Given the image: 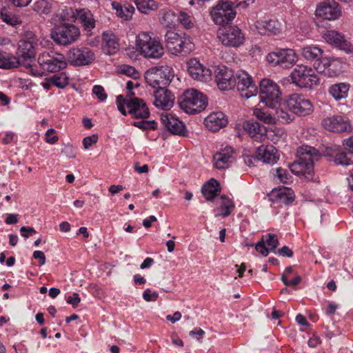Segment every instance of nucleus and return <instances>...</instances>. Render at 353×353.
Segmentation results:
<instances>
[{"instance_id":"1","label":"nucleus","mask_w":353,"mask_h":353,"mask_svg":"<svg viewBox=\"0 0 353 353\" xmlns=\"http://www.w3.org/2000/svg\"><path fill=\"white\" fill-rule=\"evenodd\" d=\"M297 159L289 166L292 173L303 176L307 181L314 179V163L319 160L321 153L315 148L301 145L296 151Z\"/></svg>"},{"instance_id":"52","label":"nucleus","mask_w":353,"mask_h":353,"mask_svg":"<svg viewBox=\"0 0 353 353\" xmlns=\"http://www.w3.org/2000/svg\"><path fill=\"white\" fill-rule=\"evenodd\" d=\"M270 251H274L279 243L277 236L274 234L268 233L263 235L261 239Z\"/></svg>"},{"instance_id":"11","label":"nucleus","mask_w":353,"mask_h":353,"mask_svg":"<svg viewBox=\"0 0 353 353\" xmlns=\"http://www.w3.org/2000/svg\"><path fill=\"white\" fill-rule=\"evenodd\" d=\"M217 35L221 43L228 47H239L244 43L245 40L244 32L237 26L220 28Z\"/></svg>"},{"instance_id":"7","label":"nucleus","mask_w":353,"mask_h":353,"mask_svg":"<svg viewBox=\"0 0 353 353\" xmlns=\"http://www.w3.org/2000/svg\"><path fill=\"white\" fill-rule=\"evenodd\" d=\"M260 102L270 109L280 105L281 92L279 85L273 81L263 79L260 83Z\"/></svg>"},{"instance_id":"24","label":"nucleus","mask_w":353,"mask_h":353,"mask_svg":"<svg viewBox=\"0 0 353 353\" xmlns=\"http://www.w3.org/2000/svg\"><path fill=\"white\" fill-rule=\"evenodd\" d=\"M314 68L317 72L329 77L335 76L341 72V63L335 59H323L319 62H315Z\"/></svg>"},{"instance_id":"10","label":"nucleus","mask_w":353,"mask_h":353,"mask_svg":"<svg viewBox=\"0 0 353 353\" xmlns=\"http://www.w3.org/2000/svg\"><path fill=\"white\" fill-rule=\"evenodd\" d=\"M266 60L272 66L290 68L296 63L298 57L293 49L281 48L268 53Z\"/></svg>"},{"instance_id":"4","label":"nucleus","mask_w":353,"mask_h":353,"mask_svg":"<svg viewBox=\"0 0 353 353\" xmlns=\"http://www.w3.org/2000/svg\"><path fill=\"white\" fill-rule=\"evenodd\" d=\"M316 70L305 65H297L290 73L289 78L292 83L300 88L312 90L320 83Z\"/></svg>"},{"instance_id":"21","label":"nucleus","mask_w":353,"mask_h":353,"mask_svg":"<svg viewBox=\"0 0 353 353\" xmlns=\"http://www.w3.org/2000/svg\"><path fill=\"white\" fill-rule=\"evenodd\" d=\"M323 37L327 43L336 48L347 52H353V46L345 39L344 34L341 32L334 30H327Z\"/></svg>"},{"instance_id":"47","label":"nucleus","mask_w":353,"mask_h":353,"mask_svg":"<svg viewBox=\"0 0 353 353\" xmlns=\"http://www.w3.org/2000/svg\"><path fill=\"white\" fill-rule=\"evenodd\" d=\"M183 33H178L172 30H168L165 35V42H166V46L170 51V50L173 49L174 47V44L179 41V39L181 38Z\"/></svg>"},{"instance_id":"35","label":"nucleus","mask_w":353,"mask_h":353,"mask_svg":"<svg viewBox=\"0 0 353 353\" xmlns=\"http://www.w3.org/2000/svg\"><path fill=\"white\" fill-rule=\"evenodd\" d=\"M112 6L116 10L117 15L123 20H129L134 12V7L128 3L121 4L120 1H112Z\"/></svg>"},{"instance_id":"33","label":"nucleus","mask_w":353,"mask_h":353,"mask_svg":"<svg viewBox=\"0 0 353 353\" xmlns=\"http://www.w3.org/2000/svg\"><path fill=\"white\" fill-rule=\"evenodd\" d=\"M350 84L347 83H338L331 85L328 88V94L335 100L341 101L348 96Z\"/></svg>"},{"instance_id":"6","label":"nucleus","mask_w":353,"mask_h":353,"mask_svg":"<svg viewBox=\"0 0 353 353\" xmlns=\"http://www.w3.org/2000/svg\"><path fill=\"white\" fill-rule=\"evenodd\" d=\"M174 77V71L169 65L153 67L145 73L146 83L153 88H165L170 83Z\"/></svg>"},{"instance_id":"36","label":"nucleus","mask_w":353,"mask_h":353,"mask_svg":"<svg viewBox=\"0 0 353 353\" xmlns=\"http://www.w3.org/2000/svg\"><path fill=\"white\" fill-rule=\"evenodd\" d=\"M323 51L317 45H307L302 48L301 54L307 60H316L319 62V58L321 57Z\"/></svg>"},{"instance_id":"50","label":"nucleus","mask_w":353,"mask_h":353,"mask_svg":"<svg viewBox=\"0 0 353 353\" xmlns=\"http://www.w3.org/2000/svg\"><path fill=\"white\" fill-rule=\"evenodd\" d=\"M32 7L33 10L40 14H48L52 9L50 1H34Z\"/></svg>"},{"instance_id":"60","label":"nucleus","mask_w":353,"mask_h":353,"mask_svg":"<svg viewBox=\"0 0 353 353\" xmlns=\"http://www.w3.org/2000/svg\"><path fill=\"white\" fill-rule=\"evenodd\" d=\"M159 296L157 292H152L149 288L146 289L143 293V298L148 302L155 301Z\"/></svg>"},{"instance_id":"28","label":"nucleus","mask_w":353,"mask_h":353,"mask_svg":"<svg viewBox=\"0 0 353 353\" xmlns=\"http://www.w3.org/2000/svg\"><path fill=\"white\" fill-rule=\"evenodd\" d=\"M256 155L265 163L274 164L279 160L278 150L272 145H262L257 148Z\"/></svg>"},{"instance_id":"23","label":"nucleus","mask_w":353,"mask_h":353,"mask_svg":"<svg viewBox=\"0 0 353 353\" xmlns=\"http://www.w3.org/2000/svg\"><path fill=\"white\" fill-rule=\"evenodd\" d=\"M234 160V149L231 146H225L214 154L213 165L219 170L225 169Z\"/></svg>"},{"instance_id":"5","label":"nucleus","mask_w":353,"mask_h":353,"mask_svg":"<svg viewBox=\"0 0 353 353\" xmlns=\"http://www.w3.org/2000/svg\"><path fill=\"white\" fill-rule=\"evenodd\" d=\"M117 105L119 112L124 116L127 115L125 106L128 109V113L134 118L147 119L150 116L148 106L143 100L131 97L125 99L123 95L117 97Z\"/></svg>"},{"instance_id":"49","label":"nucleus","mask_w":353,"mask_h":353,"mask_svg":"<svg viewBox=\"0 0 353 353\" xmlns=\"http://www.w3.org/2000/svg\"><path fill=\"white\" fill-rule=\"evenodd\" d=\"M2 20L7 24L14 26L19 23L18 18L13 15L5 6L0 11Z\"/></svg>"},{"instance_id":"44","label":"nucleus","mask_w":353,"mask_h":353,"mask_svg":"<svg viewBox=\"0 0 353 353\" xmlns=\"http://www.w3.org/2000/svg\"><path fill=\"white\" fill-rule=\"evenodd\" d=\"M254 114L257 119L265 123L272 124L275 123L276 119L274 118L272 110L271 111H265L261 108H256L254 110Z\"/></svg>"},{"instance_id":"17","label":"nucleus","mask_w":353,"mask_h":353,"mask_svg":"<svg viewBox=\"0 0 353 353\" xmlns=\"http://www.w3.org/2000/svg\"><path fill=\"white\" fill-rule=\"evenodd\" d=\"M215 78L218 88L221 90H229L236 86L235 74L226 66L222 65L216 68Z\"/></svg>"},{"instance_id":"64","label":"nucleus","mask_w":353,"mask_h":353,"mask_svg":"<svg viewBox=\"0 0 353 353\" xmlns=\"http://www.w3.org/2000/svg\"><path fill=\"white\" fill-rule=\"evenodd\" d=\"M243 161L245 164L249 167L254 166L255 163L260 161L259 157H255L252 155H245L243 157Z\"/></svg>"},{"instance_id":"51","label":"nucleus","mask_w":353,"mask_h":353,"mask_svg":"<svg viewBox=\"0 0 353 353\" xmlns=\"http://www.w3.org/2000/svg\"><path fill=\"white\" fill-rule=\"evenodd\" d=\"M176 21H179L186 29H190L194 27L192 16L184 11H181L179 13Z\"/></svg>"},{"instance_id":"48","label":"nucleus","mask_w":353,"mask_h":353,"mask_svg":"<svg viewBox=\"0 0 353 353\" xmlns=\"http://www.w3.org/2000/svg\"><path fill=\"white\" fill-rule=\"evenodd\" d=\"M50 81L54 86L58 88H64L69 81V78L65 73H60L50 77Z\"/></svg>"},{"instance_id":"63","label":"nucleus","mask_w":353,"mask_h":353,"mask_svg":"<svg viewBox=\"0 0 353 353\" xmlns=\"http://www.w3.org/2000/svg\"><path fill=\"white\" fill-rule=\"evenodd\" d=\"M21 235L25 239H28L32 236L37 232L36 230L31 227L22 226L20 228Z\"/></svg>"},{"instance_id":"31","label":"nucleus","mask_w":353,"mask_h":353,"mask_svg":"<svg viewBox=\"0 0 353 353\" xmlns=\"http://www.w3.org/2000/svg\"><path fill=\"white\" fill-rule=\"evenodd\" d=\"M244 128L249 135L256 141H263L267 137L266 128L257 121H248L245 122Z\"/></svg>"},{"instance_id":"56","label":"nucleus","mask_w":353,"mask_h":353,"mask_svg":"<svg viewBox=\"0 0 353 353\" xmlns=\"http://www.w3.org/2000/svg\"><path fill=\"white\" fill-rule=\"evenodd\" d=\"M92 93L97 97L101 101H104L107 99V94L103 86L99 85H95L92 88Z\"/></svg>"},{"instance_id":"30","label":"nucleus","mask_w":353,"mask_h":353,"mask_svg":"<svg viewBox=\"0 0 353 353\" xmlns=\"http://www.w3.org/2000/svg\"><path fill=\"white\" fill-rule=\"evenodd\" d=\"M173 49L170 50L172 54L176 56H185L194 49V44L188 35L183 33L179 41H177Z\"/></svg>"},{"instance_id":"61","label":"nucleus","mask_w":353,"mask_h":353,"mask_svg":"<svg viewBox=\"0 0 353 353\" xmlns=\"http://www.w3.org/2000/svg\"><path fill=\"white\" fill-rule=\"evenodd\" d=\"M256 250L261 254L263 256H266L268 255L270 252V249L266 246L265 243L261 240L255 245Z\"/></svg>"},{"instance_id":"15","label":"nucleus","mask_w":353,"mask_h":353,"mask_svg":"<svg viewBox=\"0 0 353 353\" xmlns=\"http://www.w3.org/2000/svg\"><path fill=\"white\" fill-rule=\"evenodd\" d=\"M38 39L32 32L27 33L25 38L19 43L18 55L23 61H32L36 55L35 47L37 46Z\"/></svg>"},{"instance_id":"37","label":"nucleus","mask_w":353,"mask_h":353,"mask_svg":"<svg viewBox=\"0 0 353 353\" xmlns=\"http://www.w3.org/2000/svg\"><path fill=\"white\" fill-rule=\"evenodd\" d=\"M220 192L219 182L214 179L209 180L202 188V194L207 200H212Z\"/></svg>"},{"instance_id":"43","label":"nucleus","mask_w":353,"mask_h":353,"mask_svg":"<svg viewBox=\"0 0 353 353\" xmlns=\"http://www.w3.org/2000/svg\"><path fill=\"white\" fill-rule=\"evenodd\" d=\"M177 19V15L174 12L170 10H163L161 11L160 22L162 25L168 28H172L175 26Z\"/></svg>"},{"instance_id":"25","label":"nucleus","mask_w":353,"mask_h":353,"mask_svg":"<svg viewBox=\"0 0 353 353\" xmlns=\"http://www.w3.org/2000/svg\"><path fill=\"white\" fill-rule=\"evenodd\" d=\"M255 28L263 35H276L282 30L281 22L274 19L259 20L255 23Z\"/></svg>"},{"instance_id":"39","label":"nucleus","mask_w":353,"mask_h":353,"mask_svg":"<svg viewBox=\"0 0 353 353\" xmlns=\"http://www.w3.org/2000/svg\"><path fill=\"white\" fill-rule=\"evenodd\" d=\"M281 281L286 286L296 287L300 283L301 277L294 272L292 267H288L282 274Z\"/></svg>"},{"instance_id":"22","label":"nucleus","mask_w":353,"mask_h":353,"mask_svg":"<svg viewBox=\"0 0 353 353\" xmlns=\"http://www.w3.org/2000/svg\"><path fill=\"white\" fill-rule=\"evenodd\" d=\"M153 104L158 109L167 110L173 107L174 96L165 88H160V89L155 90L153 92Z\"/></svg>"},{"instance_id":"46","label":"nucleus","mask_w":353,"mask_h":353,"mask_svg":"<svg viewBox=\"0 0 353 353\" xmlns=\"http://www.w3.org/2000/svg\"><path fill=\"white\" fill-rule=\"evenodd\" d=\"M137 10L143 14H148L150 11L158 8L157 1H134Z\"/></svg>"},{"instance_id":"38","label":"nucleus","mask_w":353,"mask_h":353,"mask_svg":"<svg viewBox=\"0 0 353 353\" xmlns=\"http://www.w3.org/2000/svg\"><path fill=\"white\" fill-rule=\"evenodd\" d=\"M219 204V207L218 212L215 214L216 216H228L234 208L233 201L225 195L221 196Z\"/></svg>"},{"instance_id":"45","label":"nucleus","mask_w":353,"mask_h":353,"mask_svg":"<svg viewBox=\"0 0 353 353\" xmlns=\"http://www.w3.org/2000/svg\"><path fill=\"white\" fill-rule=\"evenodd\" d=\"M280 106L281 105L276 106L274 109H272L274 111V118L276 117L277 120L283 123L291 122L294 119L293 116Z\"/></svg>"},{"instance_id":"18","label":"nucleus","mask_w":353,"mask_h":353,"mask_svg":"<svg viewBox=\"0 0 353 353\" xmlns=\"http://www.w3.org/2000/svg\"><path fill=\"white\" fill-rule=\"evenodd\" d=\"M94 58V53L88 48H73L68 53V61L77 66L88 65Z\"/></svg>"},{"instance_id":"40","label":"nucleus","mask_w":353,"mask_h":353,"mask_svg":"<svg viewBox=\"0 0 353 353\" xmlns=\"http://www.w3.org/2000/svg\"><path fill=\"white\" fill-rule=\"evenodd\" d=\"M19 65L20 61L19 58L12 54L0 52V68H17Z\"/></svg>"},{"instance_id":"32","label":"nucleus","mask_w":353,"mask_h":353,"mask_svg":"<svg viewBox=\"0 0 353 353\" xmlns=\"http://www.w3.org/2000/svg\"><path fill=\"white\" fill-rule=\"evenodd\" d=\"M76 20H79L86 31L90 32L95 27V19L93 14L86 8L77 9Z\"/></svg>"},{"instance_id":"54","label":"nucleus","mask_w":353,"mask_h":353,"mask_svg":"<svg viewBox=\"0 0 353 353\" xmlns=\"http://www.w3.org/2000/svg\"><path fill=\"white\" fill-rule=\"evenodd\" d=\"M119 72L135 79L139 77V73L135 68L129 65H121L119 68Z\"/></svg>"},{"instance_id":"57","label":"nucleus","mask_w":353,"mask_h":353,"mask_svg":"<svg viewBox=\"0 0 353 353\" xmlns=\"http://www.w3.org/2000/svg\"><path fill=\"white\" fill-rule=\"evenodd\" d=\"M56 131L54 128H49L45 134L46 141L50 144H54L59 140V137L55 135Z\"/></svg>"},{"instance_id":"59","label":"nucleus","mask_w":353,"mask_h":353,"mask_svg":"<svg viewBox=\"0 0 353 353\" xmlns=\"http://www.w3.org/2000/svg\"><path fill=\"white\" fill-rule=\"evenodd\" d=\"M98 141V136L97 134H92L91 136L86 137L83 139V145L84 149L87 150L93 144L96 143Z\"/></svg>"},{"instance_id":"62","label":"nucleus","mask_w":353,"mask_h":353,"mask_svg":"<svg viewBox=\"0 0 353 353\" xmlns=\"http://www.w3.org/2000/svg\"><path fill=\"white\" fill-rule=\"evenodd\" d=\"M66 301L73 307H77L81 301V299L77 293L74 292L72 295L67 297Z\"/></svg>"},{"instance_id":"19","label":"nucleus","mask_w":353,"mask_h":353,"mask_svg":"<svg viewBox=\"0 0 353 353\" xmlns=\"http://www.w3.org/2000/svg\"><path fill=\"white\" fill-rule=\"evenodd\" d=\"M187 65L190 77L194 80L208 82L211 79L212 71L201 64L197 59L193 58L190 59L187 63Z\"/></svg>"},{"instance_id":"14","label":"nucleus","mask_w":353,"mask_h":353,"mask_svg":"<svg viewBox=\"0 0 353 353\" xmlns=\"http://www.w3.org/2000/svg\"><path fill=\"white\" fill-rule=\"evenodd\" d=\"M235 81L237 90L242 97L249 99L256 96L257 87L254 83L252 77L245 71L240 70L235 73Z\"/></svg>"},{"instance_id":"53","label":"nucleus","mask_w":353,"mask_h":353,"mask_svg":"<svg viewBox=\"0 0 353 353\" xmlns=\"http://www.w3.org/2000/svg\"><path fill=\"white\" fill-rule=\"evenodd\" d=\"M132 125L141 130H154L157 128V123L154 120H141L132 122Z\"/></svg>"},{"instance_id":"27","label":"nucleus","mask_w":353,"mask_h":353,"mask_svg":"<svg viewBox=\"0 0 353 353\" xmlns=\"http://www.w3.org/2000/svg\"><path fill=\"white\" fill-rule=\"evenodd\" d=\"M120 49L117 36L112 32H104L102 34V50L108 55L116 54Z\"/></svg>"},{"instance_id":"58","label":"nucleus","mask_w":353,"mask_h":353,"mask_svg":"<svg viewBox=\"0 0 353 353\" xmlns=\"http://www.w3.org/2000/svg\"><path fill=\"white\" fill-rule=\"evenodd\" d=\"M61 153L70 159L74 158L76 157L74 148L70 144L64 145L61 149Z\"/></svg>"},{"instance_id":"16","label":"nucleus","mask_w":353,"mask_h":353,"mask_svg":"<svg viewBox=\"0 0 353 353\" xmlns=\"http://www.w3.org/2000/svg\"><path fill=\"white\" fill-rule=\"evenodd\" d=\"M322 125L325 130L337 133L350 132L352 130L349 119L342 115H334L323 119Z\"/></svg>"},{"instance_id":"55","label":"nucleus","mask_w":353,"mask_h":353,"mask_svg":"<svg viewBox=\"0 0 353 353\" xmlns=\"http://www.w3.org/2000/svg\"><path fill=\"white\" fill-rule=\"evenodd\" d=\"M276 173L280 182L288 183L292 181V175L288 170L282 168H277L276 169Z\"/></svg>"},{"instance_id":"12","label":"nucleus","mask_w":353,"mask_h":353,"mask_svg":"<svg viewBox=\"0 0 353 353\" xmlns=\"http://www.w3.org/2000/svg\"><path fill=\"white\" fill-rule=\"evenodd\" d=\"M236 15V12L233 1H219V3L210 11L213 22L220 26L232 22Z\"/></svg>"},{"instance_id":"9","label":"nucleus","mask_w":353,"mask_h":353,"mask_svg":"<svg viewBox=\"0 0 353 353\" xmlns=\"http://www.w3.org/2000/svg\"><path fill=\"white\" fill-rule=\"evenodd\" d=\"M79 36V28L69 23L56 25L52 32L53 40L62 46H68L74 43Z\"/></svg>"},{"instance_id":"2","label":"nucleus","mask_w":353,"mask_h":353,"mask_svg":"<svg viewBox=\"0 0 353 353\" xmlns=\"http://www.w3.org/2000/svg\"><path fill=\"white\" fill-rule=\"evenodd\" d=\"M136 50L143 57L149 59H159L162 57L164 50L161 42L152 37L150 32H141L136 37Z\"/></svg>"},{"instance_id":"34","label":"nucleus","mask_w":353,"mask_h":353,"mask_svg":"<svg viewBox=\"0 0 353 353\" xmlns=\"http://www.w3.org/2000/svg\"><path fill=\"white\" fill-rule=\"evenodd\" d=\"M272 197L274 202L281 204L289 205L294 201V194L291 189L288 188H283L273 191Z\"/></svg>"},{"instance_id":"3","label":"nucleus","mask_w":353,"mask_h":353,"mask_svg":"<svg viewBox=\"0 0 353 353\" xmlns=\"http://www.w3.org/2000/svg\"><path fill=\"white\" fill-rule=\"evenodd\" d=\"M178 103L185 113L194 114L205 110L208 101L202 92L195 89H188L179 97Z\"/></svg>"},{"instance_id":"41","label":"nucleus","mask_w":353,"mask_h":353,"mask_svg":"<svg viewBox=\"0 0 353 353\" xmlns=\"http://www.w3.org/2000/svg\"><path fill=\"white\" fill-rule=\"evenodd\" d=\"M77 9L73 10L71 8L63 9L61 12L56 14L52 20L55 23H67L75 21Z\"/></svg>"},{"instance_id":"20","label":"nucleus","mask_w":353,"mask_h":353,"mask_svg":"<svg viewBox=\"0 0 353 353\" xmlns=\"http://www.w3.org/2000/svg\"><path fill=\"white\" fill-rule=\"evenodd\" d=\"M316 17L327 20H335L341 14V8L337 1H321L316 8Z\"/></svg>"},{"instance_id":"26","label":"nucleus","mask_w":353,"mask_h":353,"mask_svg":"<svg viewBox=\"0 0 353 353\" xmlns=\"http://www.w3.org/2000/svg\"><path fill=\"white\" fill-rule=\"evenodd\" d=\"M161 122L172 134L182 135L185 134V125L175 115L170 113L161 114Z\"/></svg>"},{"instance_id":"13","label":"nucleus","mask_w":353,"mask_h":353,"mask_svg":"<svg viewBox=\"0 0 353 353\" xmlns=\"http://www.w3.org/2000/svg\"><path fill=\"white\" fill-rule=\"evenodd\" d=\"M284 105L292 113L299 116H307L313 110V105L310 99L305 96L293 93L285 100Z\"/></svg>"},{"instance_id":"42","label":"nucleus","mask_w":353,"mask_h":353,"mask_svg":"<svg viewBox=\"0 0 353 353\" xmlns=\"http://www.w3.org/2000/svg\"><path fill=\"white\" fill-rule=\"evenodd\" d=\"M333 161L343 166H347L353 164V154L349 151L347 152L344 150H339L333 157Z\"/></svg>"},{"instance_id":"29","label":"nucleus","mask_w":353,"mask_h":353,"mask_svg":"<svg viewBox=\"0 0 353 353\" xmlns=\"http://www.w3.org/2000/svg\"><path fill=\"white\" fill-rule=\"evenodd\" d=\"M206 128L212 132H216L225 126L228 119L222 112H213L204 121Z\"/></svg>"},{"instance_id":"8","label":"nucleus","mask_w":353,"mask_h":353,"mask_svg":"<svg viewBox=\"0 0 353 353\" xmlns=\"http://www.w3.org/2000/svg\"><path fill=\"white\" fill-rule=\"evenodd\" d=\"M37 62L41 70L52 73L59 72L68 65L65 56L54 51L39 54Z\"/></svg>"}]
</instances>
